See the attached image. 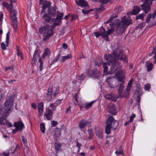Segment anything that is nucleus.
I'll use <instances>...</instances> for the list:
<instances>
[{
    "label": "nucleus",
    "instance_id": "obj_49",
    "mask_svg": "<svg viewBox=\"0 0 156 156\" xmlns=\"http://www.w3.org/2000/svg\"><path fill=\"white\" fill-rule=\"evenodd\" d=\"M145 26V23H143L138 25L137 27L139 28H142Z\"/></svg>",
    "mask_w": 156,
    "mask_h": 156
},
{
    "label": "nucleus",
    "instance_id": "obj_39",
    "mask_svg": "<svg viewBox=\"0 0 156 156\" xmlns=\"http://www.w3.org/2000/svg\"><path fill=\"white\" fill-rule=\"evenodd\" d=\"M122 7L121 6H118L115 8V12H121L122 10Z\"/></svg>",
    "mask_w": 156,
    "mask_h": 156
},
{
    "label": "nucleus",
    "instance_id": "obj_51",
    "mask_svg": "<svg viewBox=\"0 0 156 156\" xmlns=\"http://www.w3.org/2000/svg\"><path fill=\"white\" fill-rule=\"evenodd\" d=\"M5 124H6V125L9 127H11L12 126V123L6 121Z\"/></svg>",
    "mask_w": 156,
    "mask_h": 156
},
{
    "label": "nucleus",
    "instance_id": "obj_40",
    "mask_svg": "<svg viewBox=\"0 0 156 156\" xmlns=\"http://www.w3.org/2000/svg\"><path fill=\"white\" fill-rule=\"evenodd\" d=\"M144 89L145 90L149 91L150 88L151 86L149 84H147L144 86Z\"/></svg>",
    "mask_w": 156,
    "mask_h": 156
},
{
    "label": "nucleus",
    "instance_id": "obj_34",
    "mask_svg": "<svg viewBox=\"0 0 156 156\" xmlns=\"http://www.w3.org/2000/svg\"><path fill=\"white\" fill-rule=\"evenodd\" d=\"M139 94L137 95V98L136 100L139 103H140V96L142 94V93L141 92V90H140L139 91V93H138Z\"/></svg>",
    "mask_w": 156,
    "mask_h": 156
},
{
    "label": "nucleus",
    "instance_id": "obj_63",
    "mask_svg": "<svg viewBox=\"0 0 156 156\" xmlns=\"http://www.w3.org/2000/svg\"><path fill=\"white\" fill-rule=\"evenodd\" d=\"M37 50H36L35 51V52H34V55H33V59L35 60H36V58H35V56L36 55V54H37Z\"/></svg>",
    "mask_w": 156,
    "mask_h": 156
},
{
    "label": "nucleus",
    "instance_id": "obj_57",
    "mask_svg": "<svg viewBox=\"0 0 156 156\" xmlns=\"http://www.w3.org/2000/svg\"><path fill=\"white\" fill-rule=\"evenodd\" d=\"M2 48L3 49H5L6 48V45L4 43H2L1 44Z\"/></svg>",
    "mask_w": 156,
    "mask_h": 156
},
{
    "label": "nucleus",
    "instance_id": "obj_45",
    "mask_svg": "<svg viewBox=\"0 0 156 156\" xmlns=\"http://www.w3.org/2000/svg\"><path fill=\"white\" fill-rule=\"evenodd\" d=\"M74 98L75 100V101L74 102V103L75 104H77L78 103V101L77 100V94H75L74 96Z\"/></svg>",
    "mask_w": 156,
    "mask_h": 156
},
{
    "label": "nucleus",
    "instance_id": "obj_14",
    "mask_svg": "<svg viewBox=\"0 0 156 156\" xmlns=\"http://www.w3.org/2000/svg\"><path fill=\"white\" fill-rule=\"evenodd\" d=\"M77 5L81 7H86L88 6V3L87 2L84 0H78L76 1Z\"/></svg>",
    "mask_w": 156,
    "mask_h": 156
},
{
    "label": "nucleus",
    "instance_id": "obj_41",
    "mask_svg": "<svg viewBox=\"0 0 156 156\" xmlns=\"http://www.w3.org/2000/svg\"><path fill=\"white\" fill-rule=\"evenodd\" d=\"M120 151H115V153L116 154H123V151L122 148V147L120 146L119 147Z\"/></svg>",
    "mask_w": 156,
    "mask_h": 156
},
{
    "label": "nucleus",
    "instance_id": "obj_17",
    "mask_svg": "<svg viewBox=\"0 0 156 156\" xmlns=\"http://www.w3.org/2000/svg\"><path fill=\"white\" fill-rule=\"evenodd\" d=\"M53 91V87H50L48 90V94L47 97V100L48 101H50L52 99L51 94Z\"/></svg>",
    "mask_w": 156,
    "mask_h": 156
},
{
    "label": "nucleus",
    "instance_id": "obj_5",
    "mask_svg": "<svg viewBox=\"0 0 156 156\" xmlns=\"http://www.w3.org/2000/svg\"><path fill=\"white\" fill-rule=\"evenodd\" d=\"M57 8L55 5L52 8H49L47 10V13H45L43 16L46 22L47 23L52 22L54 19L52 17H54L56 14V11Z\"/></svg>",
    "mask_w": 156,
    "mask_h": 156
},
{
    "label": "nucleus",
    "instance_id": "obj_43",
    "mask_svg": "<svg viewBox=\"0 0 156 156\" xmlns=\"http://www.w3.org/2000/svg\"><path fill=\"white\" fill-rule=\"evenodd\" d=\"M152 53H154V55L153 57L155 59V63L156 64V48H154V49L152 51Z\"/></svg>",
    "mask_w": 156,
    "mask_h": 156
},
{
    "label": "nucleus",
    "instance_id": "obj_58",
    "mask_svg": "<svg viewBox=\"0 0 156 156\" xmlns=\"http://www.w3.org/2000/svg\"><path fill=\"white\" fill-rule=\"evenodd\" d=\"M87 131L89 135H94L92 129H89Z\"/></svg>",
    "mask_w": 156,
    "mask_h": 156
},
{
    "label": "nucleus",
    "instance_id": "obj_59",
    "mask_svg": "<svg viewBox=\"0 0 156 156\" xmlns=\"http://www.w3.org/2000/svg\"><path fill=\"white\" fill-rule=\"evenodd\" d=\"M31 107L33 108L34 109H37V105L35 103H33L31 104Z\"/></svg>",
    "mask_w": 156,
    "mask_h": 156
},
{
    "label": "nucleus",
    "instance_id": "obj_19",
    "mask_svg": "<svg viewBox=\"0 0 156 156\" xmlns=\"http://www.w3.org/2000/svg\"><path fill=\"white\" fill-rule=\"evenodd\" d=\"M103 132L101 129H97L96 130L95 134L99 138H102L103 137Z\"/></svg>",
    "mask_w": 156,
    "mask_h": 156
},
{
    "label": "nucleus",
    "instance_id": "obj_6",
    "mask_svg": "<svg viewBox=\"0 0 156 156\" xmlns=\"http://www.w3.org/2000/svg\"><path fill=\"white\" fill-rule=\"evenodd\" d=\"M114 23L113 24H110L111 28L108 29L107 31H106L105 28L103 27L102 28V31L104 32V34H103V38H104L107 41L108 40V36L114 31V30H115L116 31V27L114 25Z\"/></svg>",
    "mask_w": 156,
    "mask_h": 156
},
{
    "label": "nucleus",
    "instance_id": "obj_60",
    "mask_svg": "<svg viewBox=\"0 0 156 156\" xmlns=\"http://www.w3.org/2000/svg\"><path fill=\"white\" fill-rule=\"evenodd\" d=\"M109 0H101L100 2H102L101 6L104 4V3H108Z\"/></svg>",
    "mask_w": 156,
    "mask_h": 156
},
{
    "label": "nucleus",
    "instance_id": "obj_53",
    "mask_svg": "<svg viewBox=\"0 0 156 156\" xmlns=\"http://www.w3.org/2000/svg\"><path fill=\"white\" fill-rule=\"evenodd\" d=\"M59 57L60 54H59L56 56L55 58L53 60V62L54 63L58 61V59L59 58Z\"/></svg>",
    "mask_w": 156,
    "mask_h": 156
},
{
    "label": "nucleus",
    "instance_id": "obj_21",
    "mask_svg": "<svg viewBox=\"0 0 156 156\" xmlns=\"http://www.w3.org/2000/svg\"><path fill=\"white\" fill-rule=\"evenodd\" d=\"M92 0L93 1L96 2H98L99 1L100 2H101V4L100 6V7L97 9H96V11L97 12H99L101 11H102L104 10V5L105 3H104V4H103L102 5V6H101V5L102 3V2H100L101 0Z\"/></svg>",
    "mask_w": 156,
    "mask_h": 156
},
{
    "label": "nucleus",
    "instance_id": "obj_44",
    "mask_svg": "<svg viewBox=\"0 0 156 156\" xmlns=\"http://www.w3.org/2000/svg\"><path fill=\"white\" fill-rule=\"evenodd\" d=\"M86 77V76L84 75L83 74H81L79 77V79L80 80L83 81Z\"/></svg>",
    "mask_w": 156,
    "mask_h": 156
},
{
    "label": "nucleus",
    "instance_id": "obj_13",
    "mask_svg": "<svg viewBox=\"0 0 156 156\" xmlns=\"http://www.w3.org/2000/svg\"><path fill=\"white\" fill-rule=\"evenodd\" d=\"M109 108V112L111 114L115 115L117 113L115 106L113 104L111 103L108 106Z\"/></svg>",
    "mask_w": 156,
    "mask_h": 156
},
{
    "label": "nucleus",
    "instance_id": "obj_4",
    "mask_svg": "<svg viewBox=\"0 0 156 156\" xmlns=\"http://www.w3.org/2000/svg\"><path fill=\"white\" fill-rule=\"evenodd\" d=\"M14 99V96H13L8 97L7 98L4 103L3 109H2V106L0 105V114L2 113L4 115L5 113V115L7 116L11 112V108L13 106Z\"/></svg>",
    "mask_w": 156,
    "mask_h": 156
},
{
    "label": "nucleus",
    "instance_id": "obj_35",
    "mask_svg": "<svg viewBox=\"0 0 156 156\" xmlns=\"http://www.w3.org/2000/svg\"><path fill=\"white\" fill-rule=\"evenodd\" d=\"M40 128L41 132L43 133H44L45 132V127L44 123H41Z\"/></svg>",
    "mask_w": 156,
    "mask_h": 156
},
{
    "label": "nucleus",
    "instance_id": "obj_24",
    "mask_svg": "<svg viewBox=\"0 0 156 156\" xmlns=\"http://www.w3.org/2000/svg\"><path fill=\"white\" fill-rule=\"evenodd\" d=\"M2 5L3 7L7 9L9 11H10L13 8L12 5H10L6 2H3Z\"/></svg>",
    "mask_w": 156,
    "mask_h": 156
},
{
    "label": "nucleus",
    "instance_id": "obj_27",
    "mask_svg": "<svg viewBox=\"0 0 156 156\" xmlns=\"http://www.w3.org/2000/svg\"><path fill=\"white\" fill-rule=\"evenodd\" d=\"M50 52L49 50L47 48H46L45 49L44 52L42 55V57L44 58L45 57L50 55Z\"/></svg>",
    "mask_w": 156,
    "mask_h": 156
},
{
    "label": "nucleus",
    "instance_id": "obj_2",
    "mask_svg": "<svg viewBox=\"0 0 156 156\" xmlns=\"http://www.w3.org/2000/svg\"><path fill=\"white\" fill-rule=\"evenodd\" d=\"M60 21L54 22L52 25L50 26L46 24L39 28V33L43 34L42 40L44 41H47L54 34L53 29L56 26L59 25Z\"/></svg>",
    "mask_w": 156,
    "mask_h": 156
},
{
    "label": "nucleus",
    "instance_id": "obj_7",
    "mask_svg": "<svg viewBox=\"0 0 156 156\" xmlns=\"http://www.w3.org/2000/svg\"><path fill=\"white\" fill-rule=\"evenodd\" d=\"M11 12V18L13 23V26L14 28H16L17 27V20L16 15L17 14V11L15 10H12V9Z\"/></svg>",
    "mask_w": 156,
    "mask_h": 156
},
{
    "label": "nucleus",
    "instance_id": "obj_42",
    "mask_svg": "<svg viewBox=\"0 0 156 156\" xmlns=\"http://www.w3.org/2000/svg\"><path fill=\"white\" fill-rule=\"evenodd\" d=\"M151 17V14H149L147 15L146 19V22L147 23H149L150 20V19Z\"/></svg>",
    "mask_w": 156,
    "mask_h": 156
},
{
    "label": "nucleus",
    "instance_id": "obj_25",
    "mask_svg": "<svg viewBox=\"0 0 156 156\" xmlns=\"http://www.w3.org/2000/svg\"><path fill=\"white\" fill-rule=\"evenodd\" d=\"M110 122H107L106 126L105 128V132L107 134H109L111 133V127L109 126Z\"/></svg>",
    "mask_w": 156,
    "mask_h": 156
},
{
    "label": "nucleus",
    "instance_id": "obj_50",
    "mask_svg": "<svg viewBox=\"0 0 156 156\" xmlns=\"http://www.w3.org/2000/svg\"><path fill=\"white\" fill-rule=\"evenodd\" d=\"M10 150H7L5 151V152H3V154L5 156H9V155L10 153V152L9 151H10Z\"/></svg>",
    "mask_w": 156,
    "mask_h": 156
},
{
    "label": "nucleus",
    "instance_id": "obj_52",
    "mask_svg": "<svg viewBox=\"0 0 156 156\" xmlns=\"http://www.w3.org/2000/svg\"><path fill=\"white\" fill-rule=\"evenodd\" d=\"M62 100L58 99L55 101V103L57 106L61 103Z\"/></svg>",
    "mask_w": 156,
    "mask_h": 156
},
{
    "label": "nucleus",
    "instance_id": "obj_3",
    "mask_svg": "<svg viewBox=\"0 0 156 156\" xmlns=\"http://www.w3.org/2000/svg\"><path fill=\"white\" fill-rule=\"evenodd\" d=\"M121 22L118 19H116L114 21V25L116 27V32L118 34L122 33L128 26L132 23V20L129 18H127L125 16L122 17Z\"/></svg>",
    "mask_w": 156,
    "mask_h": 156
},
{
    "label": "nucleus",
    "instance_id": "obj_20",
    "mask_svg": "<svg viewBox=\"0 0 156 156\" xmlns=\"http://www.w3.org/2000/svg\"><path fill=\"white\" fill-rule=\"evenodd\" d=\"M72 57V55L71 54H69L63 56L61 57V60L60 62H63L65 61L66 60L69 59L71 58Z\"/></svg>",
    "mask_w": 156,
    "mask_h": 156
},
{
    "label": "nucleus",
    "instance_id": "obj_18",
    "mask_svg": "<svg viewBox=\"0 0 156 156\" xmlns=\"http://www.w3.org/2000/svg\"><path fill=\"white\" fill-rule=\"evenodd\" d=\"M140 11V9L139 6H135L134 7L131 13L133 15H136Z\"/></svg>",
    "mask_w": 156,
    "mask_h": 156
},
{
    "label": "nucleus",
    "instance_id": "obj_48",
    "mask_svg": "<svg viewBox=\"0 0 156 156\" xmlns=\"http://www.w3.org/2000/svg\"><path fill=\"white\" fill-rule=\"evenodd\" d=\"M136 116V115L135 114H132L130 116V119H129V122H132L134 119L135 118Z\"/></svg>",
    "mask_w": 156,
    "mask_h": 156
},
{
    "label": "nucleus",
    "instance_id": "obj_16",
    "mask_svg": "<svg viewBox=\"0 0 156 156\" xmlns=\"http://www.w3.org/2000/svg\"><path fill=\"white\" fill-rule=\"evenodd\" d=\"M13 125L15 127L19 129L20 130H22L24 126L23 123L20 121L17 122H15Z\"/></svg>",
    "mask_w": 156,
    "mask_h": 156
},
{
    "label": "nucleus",
    "instance_id": "obj_32",
    "mask_svg": "<svg viewBox=\"0 0 156 156\" xmlns=\"http://www.w3.org/2000/svg\"><path fill=\"white\" fill-rule=\"evenodd\" d=\"M55 148L57 151L59 150L61 147V144L60 143H55Z\"/></svg>",
    "mask_w": 156,
    "mask_h": 156
},
{
    "label": "nucleus",
    "instance_id": "obj_38",
    "mask_svg": "<svg viewBox=\"0 0 156 156\" xmlns=\"http://www.w3.org/2000/svg\"><path fill=\"white\" fill-rule=\"evenodd\" d=\"M39 62L40 63V66L39 68L40 69V71H41L42 69V68L43 66V62L41 61V57H40L39 59Z\"/></svg>",
    "mask_w": 156,
    "mask_h": 156
},
{
    "label": "nucleus",
    "instance_id": "obj_37",
    "mask_svg": "<svg viewBox=\"0 0 156 156\" xmlns=\"http://www.w3.org/2000/svg\"><path fill=\"white\" fill-rule=\"evenodd\" d=\"M57 105L55 103H51L50 105V107L52 109L53 111H55L56 110V108L57 107Z\"/></svg>",
    "mask_w": 156,
    "mask_h": 156
},
{
    "label": "nucleus",
    "instance_id": "obj_9",
    "mask_svg": "<svg viewBox=\"0 0 156 156\" xmlns=\"http://www.w3.org/2000/svg\"><path fill=\"white\" fill-rule=\"evenodd\" d=\"M110 122L109 126L111 127L112 129H115L118 127L119 122L118 121L114 120L112 116L109 117L107 122Z\"/></svg>",
    "mask_w": 156,
    "mask_h": 156
},
{
    "label": "nucleus",
    "instance_id": "obj_31",
    "mask_svg": "<svg viewBox=\"0 0 156 156\" xmlns=\"http://www.w3.org/2000/svg\"><path fill=\"white\" fill-rule=\"evenodd\" d=\"M63 16V14L62 13L59 12H58V14L57 15L56 19L57 20H61Z\"/></svg>",
    "mask_w": 156,
    "mask_h": 156
},
{
    "label": "nucleus",
    "instance_id": "obj_54",
    "mask_svg": "<svg viewBox=\"0 0 156 156\" xmlns=\"http://www.w3.org/2000/svg\"><path fill=\"white\" fill-rule=\"evenodd\" d=\"M17 55L18 56H20L21 59H23V56L22 55V53H21V51H17Z\"/></svg>",
    "mask_w": 156,
    "mask_h": 156
},
{
    "label": "nucleus",
    "instance_id": "obj_46",
    "mask_svg": "<svg viewBox=\"0 0 156 156\" xmlns=\"http://www.w3.org/2000/svg\"><path fill=\"white\" fill-rule=\"evenodd\" d=\"M80 108L81 110H83V108L84 107L85 108V104L83 103H80L79 104Z\"/></svg>",
    "mask_w": 156,
    "mask_h": 156
},
{
    "label": "nucleus",
    "instance_id": "obj_33",
    "mask_svg": "<svg viewBox=\"0 0 156 156\" xmlns=\"http://www.w3.org/2000/svg\"><path fill=\"white\" fill-rule=\"evenodd\" d=\"M144 16V13H142L136 16V20H137L138 19H140L142 20H143Z\"/></svg>",
    "mask_w": 156,
    "mask_h": 156
},
{
    "label": "nucleus",
    "instance_id": "obj_22",
    "mask_svg": "<svg viewBox=\"0 0 156 156\" xmlns=\"http://www.w3.org/2000/svg\"><path fill=\"white\" fill-rule=\"evenodd\" d=\"M102 28H103L102 26L100 28V31H99L95 32L94 33L95 36L97 37H99L100 35H101L102 37H103V34H104V32H102Z\"/></svg>",
    "mask_w": 156,
    "mask_h": 156
},
{
    "label": "nucleus",
    "instance_id": "obj_29",
    "mask_svg": "<svg viewBox=\"0 0 156 156\" xmlns=\"http://www.w3.org/2000/svg\"><path fill=\"white\" fill-rule=\"evenodd\" d=\"M10 36V32L9 31L6 34V38L5 40V43L6 44V46H8L9 43V39Z\"/></svg>",
    "mask_w": 156,
    "mask_h": 156
},
{
    "label": "nucleus",
    "instance_id": "obj_1",
    "mask_svg": "<svg viewBox=\"0 0 156 156\" xmlns=\"http://www.w3.org/2000/svg\"><path fill=\"white\" fill-rule=\"evenodd\" d=\"M112 47L113 49L112 53L105 55V59L109 62L103 63L102 61H101V62L97 65L100 66L101 65V63L103 64L104 75H106L108 73V67L107 65H110L111 63H113L108 73L112 74L115 73V76L117 77L118 80L115 77H113L108 78L106 79V81L110 87L113 88L118 86V81L121 82L122 83L120 84L119 90V94H120L124 88L125 74L123 71L121 69V67L119 66V63L117 61V60L119 59L123 62H126V63H127V58L125 55L122 53V50L119 49V46L117 43L115 44L114 45H112Z\"/></svg>",
    "mask_w": 156,
    "mask_h": 156
},
{
    "label": "nucleus",
    "instance_id": "obj_12",
    "mask_svg": "<svg viewBox=\"0 0 156 156\" xmlns=\"http://www.w3.org/2000/svg\"><path fill=\"white\" fill-rule=\"evenodd\" d=\"M52 111L49 108H46L44 115L48 120H51L52 119Z\"/></svg>",
    "mask_w": 156,
    "mask_h": 156
},
{
    "label": "nucleus",
    "instance_id": "obj_36",
    "mask_svg": "<svg viewBox=\"0 0 156 156\" xmlns=\"http://www.w3.org/2000/svg\"><path fill=\"white\" fill-rule=\"evenodd\" d=\"M6 120L4 117H1L0 118V124L1 125L5 124Z\"/></svg>",
    "mask_w": 156,
    "mask_h": 156
},
{
    "label": "nucleus",
    "instance_id": "obj_11",
    "mask_svg": "<svg viewBox=\"0 0 156 156\" xmlns=\"http://www.w3.org/2000/svg\"><path fill=\"white\" fill-rule=\"evenodd\" d=\"M91 122L87 121L84 119H82L79 123V127L81 130L84 128L87 125L88 127H90V126Z\"/></svg>",
    "mask_w": 156,
    "mask_h": 156
},
{
    "label": "nucleus",
    "instance_id": "obj_30",
    "mask_svg": "<svg viewBox=\"0 0 156 156\" xmlns=\"http://www.w3.org/2000/svg\"><path fill=\"white\" fill-rule=\"evenodd\" d=\"M116 16L115 15L112 14L109 18V19L108 20L106 21L104 23H108L111 22L113 20L116 18Z\"/></svg>",
    "mask_w": 156,
    "mask_h": 156
},
{
    "label": "nucleus",
    "instance_id": "obj_64",
    "mask_svg": "<svg viewBox=\"0 0 156 156\" xmlns=\"http://www.w3.org/2000/svg\"><path fill=\"white\" fill-rule=\"evenodd\" d=\"M82 12L84 14H88L90 11H86L84 9H83L82 10Z\"/></svg>",
    "mask_w": 156,
    "mask_h": 156
},
{
    "label": "nucleus",
    "instance_id": "obj_8",
    "mask_svg": "<svg viewBox=\"0 0 156 156\" xmlns=\"http://www.w3.org/2000/svg\"><path fill=\"white\" fill-rule=\"evenodd\" d=\"M40 4L42 5V10L41 11V14H42L43 12H45V9L48 8H50V6L51 5V3L49 1L47 0H39ZM53 7H50L52 8Z\"/></svg>",
    "mask_w": 156,
    "mask_h": 156
},
{
    "label": "nucleus",
    "instance_id": "obj_62",
    "mask_svg": "<svg viewBox=\"0 0 156 156\" xmlns=\"http://www.w3.org/2000/svg\"><path fill=\"white\" fill-rule=\"evenodd\" d=\"M19 130H20L19 129L16 127H15V129L12 130V132L13 133H15Z\"/></svg>",
    "mask_w": 156,
    "mask_h": 156
},
{
    "label": "nucleus",
    "instance_id": "obj_23",
    "mask_svg": "<svg viewBox=\"0 0 156 156\" xmlns=\"http://www.w3.org/2000/svg\"><path fill=\"white\" fill-rule=\"evenodd\" d=\"M146 66L147 67V71H151L152 69L153 66L151 62H147L146 63Z\"/></svg>",
    "mask_w": 156,
    "mask_h": 156
},
{
    "label": "nucleus",
    "instance_id": "obj_55",
    "mask_svg": "<svg viewBox=\"0 0 156 156\" xmlns=\"http://www.w3.org/2000/svg\"><path fill=\"white\" fill-rule=\"evenodd\" d=\"M152 16L153 19H154V18L156 17V10H154V12L151 15V16Z\"/></svg>",
    "mask_w": 156,
    "mask_h": 156
},
{
    "label": "nucleus",
    "instance_id": "obj_61",
    "mask_svg": "<svg viewBox=\"0 0 156 156\" xmlns=\"http://www.w3.org/2000/svg\"><path fill=\"white\" fill-rule=\"evenodd\" d=\"M22 140L24 144H26L27 143V139L23 136H22Z\"/></svg>",
    "mask_w": 156,
    "mask_h": 156
},
{
    "label": "nucleus",
    "instance_id": "obj_47",
    "mask_svg": "<svg viewBox=\"0 0 156 156\" xmlns=\"http://www.w3.org/2000/svg\"><path fill=\"white\" fill-rule=\"evenodd\" d=\"M57 122L55 121H52L51 122V125L52 127H55L57 125Z\"/></svg>",
    "mask_w": 156,
    "mask_h": 156
},
{
    "label": "nucleus",
    "instance_id": "obj_26",
    "mask_svg": "<svg viewBox=\"0 0 156 156\" xmlns=\"http://www.w3.org/2000/svg\"><path fill=\"white\" fill-rule=\"evenodd\" d=\"M105 98L109 100H110L115 101L116 100V99H115L113 98V97L112 96V94H107L105 95Z\"/></svg>",
    "mask_w": 156,
    "mask_h": 156
},
{
    "label": "nucleus",
    "instance_id": "obj_56",
    "mask_svg": "<svg viewBox=\"0 0 156 156\" xmlns=\"http://www.w3.org/2000/svg\"><path fill=\"white\" fill-rule=\"evenodd\" d=\"M133 79H131L129 82L128 85L132 86V82H133Z\"/></svg>",
    "mask_w": 156,
    "mask_h": 156
},
{
    "label": "nucleus",
    "instance_id": "obj_28",
    "mask_svg": "<svg viewBox=\"0 0 156 156\" xmlns=\"http://www.w3.org/2000/svg\"><path fill=\"white\" fill-rule=\"evenodd\" d=\"M96 101H93L89 103H85V108L87 109H89L92 107L93 104Z\"/></svg>",
    "mask_w": 156,
    "mask_h": 156
},
{
    "label": "nucleus",
    "instance_id": "obj_15",
    "mask_svg": "<svg viewBox=\"0 0 156 156\" xmlns=\"http://www.w3.org/2000/svg\"><path fill=\"white\" fill-rule=\"evenodd\" d=\"M44 108V103L43 102H40L38 105V110L39 115L41 116L42 115Z\"/></svg>",
    "mask_w": 156,
    "mask_h": 156
},
{
    "label": "nucleus",
    "instance_id": "obj_10",
    "mask_svg": "<svg viewBox=\"0 0 156 156\" xmlns=\"http://www.w3.org/2000/svg\"><path fill=\"white\" fill-rule=\"evenodd\" d=\"M86 73L90 77L97 79H99V77L101 75L100 72L98 71H94L89 69L86 70Z\"/></svg>",
    "mask_w": 156,
    "mask_h": 156
}]
</instances>
